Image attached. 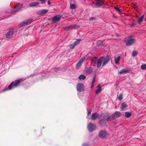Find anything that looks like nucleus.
Instances as JSON below:
<instances>
[{"label":"nucleus","instance_id":"ea45409f","mask_svg":"<svg viewBox=\"0 0 146 146\" xmlns=\"http://www.w3.org/2000/svg\"><path fill=\"white\" fill-rule=\"evenodd\" d=\"M101 64H97L96 65H94V66H96L98 68H99L101 66Z\"/></svg>","mask_w":146,"mask_h":146},{"label":"nucleus","instance_id":"4be33fe9","mask_svg":"<svg viewBox=\"0 0 146 146\" xmlns=\"http://www.w3.org/2000/svg\"><path fill=\"white\" fill-rule=\"evenodd\" d=\"M115 62L116 64H117L121 59L120 56H118L117 57L115 56L114 57Z\"/></svg>","mask_w":146,"mask_h":146},{"label":"nucleus","instance_id":"72a5a7b5","mask_svg":"<svg viewBox=\"0 0 146 146\" xmlns=\"http://www.w3.org/2000/svg\"><path fill=\"white\" fill-rule=\"evenodd\" d=\"M122 94H120L118 97V99L119 100H121L122 99Z\"/></svg>","mask_w":146,"mask_h":146},{"label":"nucleus","instance_id":"7c9ffc66","mask_svg":"<svg viewBox=\"0 0 146 146\" xmlns=\"http://www.w3.org/2000/svg\"><path fill=\"white\" fill-rule=\"evenodd\" d=\"M141 68L143 70H146V64H143L141 66Z\"/></svg>","mask_w":146,"mask_h":146},{"label":"nucleus","instance_id":"b1692460","mask_svg":"<svg viewBox=\"0 0 146 146\" xmlns=\"http://www.w3.org/2000/svg\"><path fill=\"white\" fill-rule=\"evenodd\" d=\"M86 78V76L85 75L83 74H81L79 77V79L80 80H81L82 79V80H84Z\"/></svg>","mask_w":146,"mask_h":146},{"label":"nucleus","instance_id":"09e8293b","mask_svg":"<svg viewBox=\"0 0 146 146\" xmlns=\"http://www.w3.org/2000/svg\"><path fill=\"white\" fill-rule=\"evenodd\" d=\"M105 64H102V66H104Z\"/></svg>","mask_w":146,"mask_h":146},{"label":"nucleus","instance_id":"7ed1b4c3","mask_svg":"<svg viewBox=\"0 0 146 146\" xmlns=\"http://www.w3.org/2000/svg\"><path fill=\"white\" fill-rule=\"evenodd\" d=\"M79 26L76 25H72L69 26H67L64 27V30L69 31L72 29L78 28Z\"/></svg>","mask_w":146,"mask_h":146},{"label":"nucleus","instance_id":"58836bf2","mask_svg":"<svg viewBox=\"0 0 146 146\" xmlns=\"http://www.w3.org/2000/svg\"><path fill=\"white\" fill-rule=\"evenodd\" d=\"M92 112V110L91 109L90 110L88 113L87 115L88 116H89L90 114H91Z\"/></svg>","mask_w":146,"mask_h":146},{"label":"nucleus","instance_id":"393cba45","mask_svg":"<svg viewBox=\"0 0 146 146\" xmlns=\"http://www.w3.org/2000/svg\"><path fill=\"white\" fill-rule=\"evenodd\" d=\"M85 59V57H83L81 58L79 61L77 63V64H82Z\"/></svg>","mask_w":146,"mask_h":146},{"label":"nucleus","instance_id":"a878e982","mask_svg":"<svg viewBox=\"0 0 146 146\" xmlns=\"http://www.w3.org/2000/svg\"><path fill=\"white\" fill-rule=\"evenodd\" d=\"M114 119L113 115H111L109 116L106 119V121H110Z\"/></svg>","mask_w":146,"mask_h":146},{"label":"nucleus","instance_id":"a211bd4d","mask_svg":"<svg viewBox=\"0 0 146 146\" xmlns=\"http://www.w3.org/2000/svg\"><path fill=\"white\" fill-rule=\"evenodd\" d=\"M21 82V81L20 80H16L15 82H13L15 83L13 84V87H14V88H15L19 86Z\"/></svg>","mask_w":146,"mask_h":146},{"label":"nucleus","instance_id":"a18cd8bd","mask_svg":"<svg viewBox=\"0 0 146 146\" xmlns=\"http://www.w3.org/2000/svg\"><path fill=\"white\" fill-rule=\"evenodd\" d=\"M92 84V86H91V88H92V87H93V86H94V84Z\"/></svg>","mask_w":146,"mask_h":146},{"label":"nucleus","instance_id":"f704fd0d","mask_svg":"<svg viewBox=\"0 0 146 146\" xmlns=\"http://www.w3.org/2000/svg\"><path fill=\"white\" fill-rule=\"evenodd\" d=\"M82 64H76L75 68L77 69H79L81 67Z\"/></svg>","mask_w":146,"mask_h":146},{"label":"nucleus","instance_id":"9b49d317","mask_svg":"<svg viewBox=\"0 0 146 146\" xmlns=\"http://www.w3.org/2000/svg\"><path fill=\"white\" fill-rule=\"evenodd\" d=\"M130 72V70L128 68H123L119 72V74H125L127 73Z\"/></svg>","mask_w":146,"mask_h":146},{"label":"nucleus","instance_id":"e433bc0d","mask_svg":"<svg viewBox=\"0 0 146 146\" xmlns=\"http://www.w3.org/2000/svg\"><path fill=\"white\" fill-rule=\"evenodd\" d=\"M41 2L42 4H44L45 3L47 0H39Z\"/></svg>","mask_w":146,"mask_h":146},{"label":"nucleus","instance_id":"412c9836","mask_svg":"<svg viewBox=\"0 0 146 146\" xmlns=\"http://www.w3.org/2000/svg\"><path fill=\"white\" fill-rule=\"evenodd\" d=\"M144 15H143L140 17L139 18V19L137 21L138 23L139 24V25L141 24V22L142 21L143 19L144 18Z\"/></svg>","mask_w":146,"mask_h":146},{"label":"nucleus","instance_id":"bb28decb","mask_svg":"<svg viewBox=\"0 0 146 146\" xmlns=\"http://www.w3.org/2000/svg\"><path fill=\"white\" fill-rule=\"evenodd\" d=\"M97 60H98V58L97 57H94L92 58V62L96 63Z\"/></svg>","mask_w":146,"mask_h":146},{"label":"nucleus","instance_id":"1a4fd4ad","mask_svg":"<svg viewBox=\"0 0 146 146\" xmlns=\"http://www.w3.org/2000/svg\"><path fill=\"white\" fill-rule=\"evenodd\" d=\"M81 40V39H77L76 41L74 42L70 46V48H74L76 46L79 44Z\"/></svg>","mask_w":146,"mask_h":146},{"label":"nucleus","instance_id":"4468645a","mask_svg":"<svg viewBox=\"0 0 146 146\" xmlns=\"http://www.w3.org/2000/svg\"><path fill=\"white\" fill-rule=\"evenodd\" d=\"M14 31L13 30L10 31L6 34V37L7 38H11L13 36Z\"/></svg>","mask_w":146,"mask_h":146},{"label":"nucleus","instance_id":"dca6fc26","mask_svg":"<svg viewBox=\"0 0 146 146\" xmlns=\"http://www.w3.org/2000/svg\"><path fill=\"white\" fill-rule=\"evenodd\" d=\"M99 115L97 113H93L92 114L91 119L92 120H94L96 119L98 117Z\"/></svg>","mask_w":146,"mask_h":146},{"label":"nucleus","instance_id":"4c0bfd02","mask_svg":"<svg viewBox=\"0 0 146 146\" xmlns=\"http://www.w3.org/2000/svg\"><path fill=\"white\" fill-rule=\"evenodd\" d=\"M95 78H96V76H94L93 78V79L92 80V84H94V81H95Z\"/></svg>","mask_w":146,"mask_h":146},{"label":"nucleus","instance_id":"2eb2a0df","mask_svg":"<svg viewBox=\"0 0 146 146\" xmlns=\"http://www.w3.org/2000/svg\"><path fill=\"white\" fill-rule=\"evenodd\" d=\"M104 3L102 0H99L96 3V6L98 7H101Z\"/></svg>","mask_w":146,"mask_h":146},{"label":"nucleus","instance_id":"6e6552de","mask_svg":"<svg viewBox=\"0 0 146 146\" xmlns=\"http://www.w3.org/2000/svg\"><path fill=\"white\" fill-rule=\"evenodd\" d=\"M84 90V85L82 83H78L77 86V90L79 92H81Z\"/></svg>","mask_w":146,"mask_h":146},{"label":"nucleus","instance_id":"423d86ee","mask_svg":"<svg viewBox=\"0 0 146 146\" xmlns=\"http://www.w3.org/2000/svg\"><path fill=\"white\" fill-rule=\"evenodd\" d=\"M135 39L131 37H129L127 39L126 42V45L127 46H130L133 44L135 42Z\"/></svg>","mask_w":146,"mask_h":146},{"label":"nucleus","instance_id":"0eeeda50","mask_svg":"<svg viewBox=\"0 0 146 146\" xmlns=\"http://www.w3.org/2000/svg\"><path fill=\"white\" fill-rule=\"evenodd\" d=\"M108 135L107 131H105L101 130L99 133L98 137L101 139H103L106 137Z\"/></svg>","mask_w":146,"mask_h":146},{"label":"nucleus","instance_id":"c9c22d12","mask_svg":"<svg viewBox=\"0 0 146 146\" xmlns=\"http://www.w3.org/2000/svg\"><path fill=\"white\" fill-rule=\"evenodd\" d=\"M96 19V18H95L93 17L90 18V19H89V20L91 21H93L95 20Z\"/></svg>","mask_w":146,"mask_h":146},{"label":"nucleus","instance_id":"6ab92c4d","mask_svg":"<svg viewBox=\"0 0 146 146\" xmlns=\"http://www.w3.org/2000/svg\"><path fill=\"white\" fill-rule=\"evenodd\" d=\"M121 109L123 110H126L127 106L125 103H123L121 104Z\"/></svg>","mask_w":146,"mask_h":146},{"label":"nucleus","instance_id":"49530a36","mask_svg":"<svg viewBox=\"0 0 146 146\" xmlns=\"http://www.w3.org/2000/svg\"><path fill=\"white\" fill-rule=\"evenodd\" d=\"M144 20H145V21H146V17L145 18V19H144Z\"/></svg>","mask_w":146,"mask_h":146},{"label":"nucleus","instance_id":"c85d7f7f","mask_svg":"<svg viewBox=\"0 0 146 146\" xmlns=\"http://www.w3.org/2000/svg\"><path fill=\"white\" fill-rule=\"evenodd\" d=\"M85 70L88 73H90L92 72V69L90 67L88 69H85Z\"/></svg>","mask_w":146,"mask_h":146},{"label":"nucleus","instance_id":"ddd939ff","mask_svg":"<svg viewBox=\"0 0 146 146\" xmlns=\"http://www.w3.org/2000/svg\"><path fill=\"white\" fill-rule=\"evenodd\" d=\"M14 83L15 82H12L3 91H8L12 89L13 88H14V87H13V84H14Z\"/></svg>","mask_w":146,"mask_h":146},{"label":"nucleus","instance_id":"f257e3e1","mask_svg":"<svg viewBox=\"0 0 146 146\" xmlns=\"http://www.w3.org/2000/svg\"><path fill=\"white\" fill-rule=\"evenodd\" d=\"M111 58V54L110 53H107V56L105 58L104 56H102L98 60L97 64H102V62L104 61L102 64H106L108 62Z\"/></svg>","mask_w":146,"mask_h":146},{"label":"nucleus","instance_id":"79ce46f5","mask_svg":"<svg viewBox=\"0 0 146 146\" xmlns=\"http://www.w3.org/2000/svg\"><path fill=\"white\" fill-rule=\"evenodd\" d=\"M47 3L48 5H50L51 4V3L49 1H48L47 2Z\"/></svg>","mask_w":146,"mask_h":146},{"label":"nucleus","instance_id":"c03bdc74","mask_svg":"<svg viewBox=\"0 0 146 146\" xmlns=\"http://www.w3.org/2000/svg\"><path fill=\"white\" fill-rule=\"evenodd\" d=\"M103 119H102V120H101L100 121V124H101V123H102V122L103 121Z\"/></svg>","mask_w":146,"mask_h":146},{"label":"nucleus","instance_id":"9d476101","mask_svg":"<svg viewBox=\"0 0 146 146\" xmlns=\"http://www.w3.org/2000/svg\"><path fill=\"white\" fill-rule=\"evenodd\" d=\"M48 11L47 9H42L39 11L37 13L38 15H43L46 14Z\"/></svg>","mask_w":146,"mask_h":146},{"label":"nucleus","instance_id":"20e7f679","mask_svg":"<svg viewBox=\"0 0 146 146\" xmlns=\"http://www.w3.org/2000/svg\"><path fill=\"white\" fill-rule=\"evenodd\" d=\"M23 7V5L22 4H18L15 7L14 9H12L11 10V13H13L14 12H17L19 11Z\"/></svg>","mask_w":146,"mask_h":146},{"label":"nucleus","instance_id":"f8f14e48","mask_svg":"<svg viewBox=\"0 0 146 146\" xmlns=\"http://www.w3.org/2000/svg\"><path fill=\"white\" fill-rule=\"evenodd\" d=\"M32 22V21L31 19H28L26 21L23 22L21 24V25H20L21 26V27L30 24Z\"/></svg>","mask_w":146,"mask_h":146},{"label":"nucleus","instance_id":"de8ad7c7","mask_svg":"<svg viewBox=\"0 0 146 146\" xmlns=\"http://www.w3.org/2000/svg\"><path fill=\"white\" fill-rule=\"evenodd\" d=\"M94 1H96V2H97V1H98L99 0H94Z\"/></svg>","mask_w":146,"mask_h":146},{"label":"nucleus","instance_id":"473e14b6","mask_svg":"<svg viewBox=\"0 0 146 146\" xmlns=\"http://www.w3.org/2000/svg\"><path fill=\"white\" fill-rule=\"evenodd\" d=\"M114 8L115 9L117 10L118 12L121 13V11L119 9V8L117 6L114 7Z\"/></svg>","mask_w":146,"mask_h":146},{"label":"nucleus","instance_id":"f3484780","mask_svg":"<svg viewBox=\"0 0 146 146\" xmlns=\"http://www.w3.org/2000/svg\"><path fill=\"white\" fill-rule=\"evenodd\" d=\"M113 118L115 119V118H117L119 117L121 115V113L119 112H116L112 114Z\"/></svg>","mask_w":146,"mask_h":146},{"label":"nucleus","instance_id":"39448f33","mask_svg":"<svg viewBox=\"0 0 146 146\" xmlns=\"http://www.w3.org/2000/svg\"><path fill=\"white\" fill-rule=\"evenodd\" d=\"M88 128L89 132H92L95 130L96 125L91 122L88 125Z\"/></svg>","mask_w":146,"mask_h":146},{"label":"nucleus","instance_id":"37998d69","mask_svg":"<svg viewBox=\"0 0 146 146\" xmlns=\"http://www.w3.org/2000/svg\"><path fill=\"white\" fill-rule=\"evenodd\" d=\"M83 146H89L87 144H84Z\"/></svg>","mask_w":146,"mask_h":146},{"label":"nucleus","instance_id":"c756f323","mask_svg":"<svg viewBox=\"0 0 146 146\" xmlns=\"http://www.w3.org/2000/svg\"><path fill=\"white\" fill-rule=\"evenodd\" d=\"M138 54V52L136 51H133L132 53V56H135Z\"/></svg>","mask_w":146,"mask_h":146},{"label":"nucleus","instance_id":"2f4dec72","mask_svg":"<svg viewBox=\"0 0 146 146\" xmlns=\"http://www.w3.org/2000/svg\"><path fill=\"white\" fill-rule=\"evenodd\" d=\"M70 8L72 9H74L76 8V6L75 4H71L70 6Z\"/></svg>","mask_w":146,"mask_h":146},{"label":"nucleus","instance_id":"a19ab883","mask_svg":"<svg viewBox=\"0 0 146 146\" xmlns=\"http://www.w3.org/2000/svg\"><path fill=\"white\" fill-rule=\"evenodd\" d=\"M136 25V23H133L131 25V27H134Z\"/></svg>","mask_w":146,"mask_h":146},{"label":"nucleus","instance_id":"cd10ccee","mask_svg":"<svg viewBox=\"0 0 146 146\" xmlns=\"http://www.w3.org/2000/svg\"><path fill=\"white\" fill-rule=\"evenodd\" d=\"M125 115L127 117H129L131 115V114L129 112H126L125 113Z\"/></svg>","mask_w":146,"mask_h":146},{"label":"nucleus","instance_id":"aec40b11","mask_svg":"<svg viewBox=\"0 0 146 146\" xmlns=\"http://www.w3.org/2000/svg\"><path fill=\"white\" fill-rule=\"evenodd\" d=\"M39 4V3L38 2H33L30 3L29 4V6L31 7L36 6Z\"/></svg>","mask_w":146,"mask_h":146},{"label":"nucleus","instance_id":"5701e85b","mask_svg":"<svg viewBox=\"0 0 146 146\" xmlns=\"http://www.w3.org/2000/svg\"><path fill=\"white\" fill-rule=\"evenodd\" d=\"M97 88H98V89L96 90V94H98V93H99V92H101L102 91L101 90V87L100 86V85H98V86Z\"/></svg>","mask_w":146,"mask_h":146},{"label":"nucleus","instance_id":"f03ea898","mask_svg":"<svg viewBox=\"0 0 146 146\" xmlns=\"http://www.w3.org/2000/svg\"><path fill=\"white\" fill-rule=\"evenodd\" d=\"M62 17V15H58L54 16L52 18V23L54 24L59 21Z\"/></svg>","mask_w":146,"mask_h":146}]
</instances>
